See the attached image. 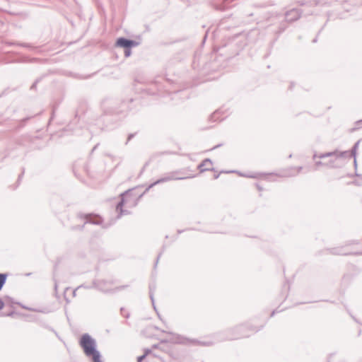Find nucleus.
Instances as JSON below:
<instances>
[{"mask_svg":"<svg viewBox=\"0 0 362 362\" xmlns=\"http://www.w3.org/2000/svg\"><path fill=\"white\" fill-rule=\"evenodd\" d=\"M134 99L128 98L121 102L118 108L113 110H105V115L102 117L101 121L106 122L105 127H103L101 129L103 131H108L116 127V124L112 122H116L122 118L125 117L127 112L134 108L133 103Z\"/></svg>","mask_w":362,"mask_h":362,"instance_id":"f257e3e1","label":"nucleus"},{"mask_svg":"<svg viewBox=\"0 0 362 362\" xmlns=\"http://www.w3.org/2000/svg\"><path fill=\"white\" fill-rule=\"evenodd\" d=\"M145 356H140L138 358V361L139 362H141L144 358Z\"/></svg>","mask_w":362,"mask_h":362,"instance_id":"6ab92c4d","label":"nucleus"},{"mask_svg":"<svg viewBox=\"0 0 362 362\" xmlns=\"http://www.w3.org/2000/svg\"><path fill=\"white\" fill-rule=\"evenodd\" d=\"M306 1L307 0H300L298 1V4L300 6H306L307 5Z\"/></svg>","mask_w":362,"mask_h":362,"instance_id":"f3484780","label":"nucleus"},{"mask_svg":"<svg viewBox=\"0 0 362 362\" xmlns=\"http://www.w3.org/2000/svg\"><path fill=\"white\" fill-rule=\"evenodd\" d=\"M306 3H307L306 6H310V7L315 6V5H314V3H315L314 0H307Z\"/></svg>","mask_w":362,"mask_h":362,"instance_id":"2eb2a0df","label":"nucleus"},{"mask_svg":"<svg viewBox=\"0 0 362 362\" xmlns=\"http://www.w3.org/2000/svg\"><path fill=\"white\" fill-rule=\"evenodd\" d=\"M8 45L10 46H12V45H19V46H21V47H27V48H31L33 47L32 45L30 44H28V43H16V42H8Z\"/></svg>","mask_w":362,"mask_h":362,"instance_id":"9d476101","label":"nucleus"},{"mask_svg":"<svg viewBox=\"0 0 362 362\" xmlns=\"http://www.w3.org/2000/svg\"><path fill=\"white\" fill-rule=\"evenodd\" d=\"M141 197V194L135 190H129L122 196L121 202L117 206V211L122 214V208H131L136 206Z\"/></svg>","mask_w":362,"mask_h":362,"instance_id":"7ed1b4c3","label":"nucleus"},{"mask_svg":"<svg viewBox=\"0 0 362 362\" xmlns=\"http://www.w3.org/2000/svg\"><path fill=\"white\" fill-rule=\"evenodd\" d=\"M3 122V121L0 119V124H1Z\"/></svg>","mask_w":362,"mask_h":362,"instance_id":"b1692460","label":"nucleus"},{"mask_svg":"<svg viewBox=\"0 0 362 362\" xmlns=\"http://www.w3.org/2000/svg\"><path fill=\"white\" fill-rule=\"evenodd\" d=\"M127 136H135L134 134H128Z\"/></svg>","mask_w":362,"mask_h":362,"instance_id":"5701e85b","label":"nucleus"},{"mask_svg":"<svg viewBox=\"0 0 362 362\" xmlns=\"http://www.w3.org/2000/svg\"><path fill=\"white\" fill-rule=\"evenodd\" d=\"M206 38V34L205 35V36H204V40H203V42H204V41H205Z\"/></svg>","mask_w":362,"mask_h":362,"instance_id":"4be33fe9","label":"nucleus"},{"mask_svg":"<svg viewBox=\"0 0 362 362\" xmlns=\"http://www.w3.org/2000/svg\"><path fill=\"white\" fill-rule=\"evenodd\" d=\"M79 344L85 354L92 358L93 362H102L101 356L95 349V342L90 335L87 334L82 335Z\"/></svg>","mask_w":362,"mask_h":362,"instance_id":"f03ea898","label":"nucleus"},{"mask_svg":"<svg viewBox=\"0 0 362 362\" xmlns=\"http://www.w3.org/2000/svg\"><path fill=\"white\" fill-rule=\"evenodd\" d=\"M317 37H315V38H314V39L313 40V43L317 42Z\"/></svg>","mask_w":362,"mask_h":362,"instance_id":"412c9836","label":"nucleus"},{"mask_svg":"<svg viewBox=\"0 0 362 362\" xmlns=\"http://www.w3.org/2000/svg\"><path fill=\"white\" fill-rule=\"evenodd\" d=\"M6 275L0 274V290L2 288L4 284L6 282Z\"/></svg>","mask_w":362,"mask_h":362,"instance_id":"f8f14e48","label":"nucleus"},{"mask_svg":"<svg viewBox=\"0 0 362 362\" xmlns=\"http://www.w3.org/2000/svg\"><path fill=\"white\" fill-rule=\"evenodd\" d=\"M302 13L300 9L292 8L285 13L286 21L289 23L294 22L301 17Z\"/></svg>","mask_w":362,"mask_h":362,"instance_id":"39448f33","label":"nucleus"},{"mask_svg":"<svg viewBox=\"0 0 362 362\" xmlns=\"http://www.w3.org/2000/svg\"><path fill=\"white\" fill-rule=\"evenodd\" d=\"M315 6H325L329 4V0H314Z\"/></svg>","mask_w":362,"mask_h":362,"instance_id":"1a4fd4ad","label":"nucleus"},{"mask_svg":"<svg viewBox=\"0 0 362 362\" xmlns=\"http://www.w3.org/2000/svg\"><path fill=\"white\" fill-rule=\"evenodd\" d=\"M115 45L117 47H122L124 49H127V48H132V47H136L139 45V42H138L134 40L127 39L126 37H121L117 40Z\"/></svg>","mask_w":362,"mask_h":362,"instance_id":"20e7f679","label":"nucleus"},{"mask_svg":"<svg viewBox=\"0 0 362 362\" xmlns=\"http://www.w3.org/2000/svg\"><path fill=\"white\" fill-rule=\"evenodd\" d=\"M362 123V120H358L357 121L356 123H355V127L351 128L350 129V132H352L353 131L356 130V129H358L361 127V124Z\"/></svg>","mask_w":362,"mask_h":362,"instance_id":"ddd939ff","label":"nucleus"},{"mask_svg":"<svg viewBox=\"0 0 362 362\" xmlns=\"http://www.w3.org/2000/svg\"><path fill=\"white\" fill-rule=\"evenodd\" d=\"M94 129H95V127H91L90 133H91L92 134H95V132H94V130H93Z\"/></svg>","mask_w":362,"mask_h":362,"instance_id":"aec40b11","label":"nucleus"},{"mask_svg":"<svg viewBox=\"0 0 362 362\" xmlns=\"http://www.w3.org/2000/svg\"><path fill=\"white\" fill-rule=\"evenodd\" d=\"M132 48H127V49H124V56L125 57H130V55L132 54V50H131Z\"/></svg>","mask_w":362,"mask_h":362,"instance_id":"4468645a","label":"nucleus"},{"mask_svg":"<svg viewBox=\"0 0 362 362\" xmlns=\"http://www.w3.org/2000/svg\"><path fill=\"white\" fill-rule=\"evenodd\" d=\"M223 110L222 109H218L216 111H214L210 116L209 117V120L210 121H212V122H216L218 120L221 121V120H223V118L222 119H219L220 117V115L223 113Z\"/></svg>","mask_w":362,"mask_h":362,"instance_id":"6e6552de","label":"nucleus"},{"mask_svg":"<svg viewBox=\"0 0 362 362\" xmlns=\"http://www.w3.org/2000/svg\"><path fill=\"white\" fill-rule=\"evenodd\" d=\"M39 81H40V79H37V80L33 83V84L31 86L30 89H31V90L36 89L37 84V83H38Z\"/></svg>","mask_w":362,"mask_h":362,"instance_id":"dca6fc26","label":"nucleus"},{"mask_svg":"<svg viewBox=\"0 0 362 362\" xmlns=\"http://www.w3.org/2000/svg\"><path fill=\"white\" fill-rule=\"evenodd\" d=\"M199 168L201 171L204 170H209L213 168V163L211 160L209 159H205L203 160V162L200 164Z\"/></svg>","mask_w":362,"mask_h":362,"instance_id":"0eeeda50","label":"nucleus"},{"mask_svg":"<svg viewBox=\"0 0 362 362\" xmlns=\"http://www.w3.org/2000/svg\"><path fill=\"white\" fill-rule=\"evenodd\" d=\"M30 117H25V118H23L22 119H21L20 121L18 122V126L16 127V126H14L13 128H18V127H22L25 125V123L30 119Z\"/></svg>","mask_w":362,"mask_h":362,"instance_id":"9b49d317","label":"nucleus"},{"mask_svg":"<svg viewBox=\"0 0 362 362\" xmlns=\"http://www.w3.org/2000/svg\"><path fill=\"white\" fill-rule=\"evenodd\" d=\"M94 218H95V221H94V223H100V218L99 217H98V216H95Z\"/></svg>","mask_w":362,"mask_h":362,"instance_id":"a211bd4d","label":"nucleus"},{"mask_svg":"<svg viewBox=\"0 0 362 362\" xmlns=\"http://www.w3.org/2000/svg\"><path fill=\"white\" fill-rule=\"evenodd\" d=\"M161 91V86L158 81L153 82L151 84V87L147 89V92L149 95H156L160 93Z\"/></svg>","mask_w":362,"mask_h":362,"instance_id":"423d86ee","label":"nucleus"}]
</instances>
